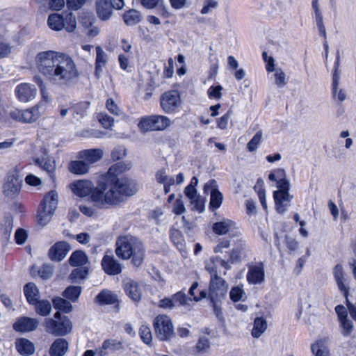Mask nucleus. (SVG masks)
Here are the masks:
<instances>
[{
    "mask_svg": "<svg viewBox=\"0 0 356 356\" xmlns=\"http://www.w3.org/2000/svg\"><path fill=\"white\" fill-rule=\"evenodd\" d=\"M115 204V202H86L79 206L80 211L87 216H93L99 210L108 209Z\"/></svg>",
    "mask_w": 356,
    "mask_h": 356,
    "instance_id": "17",
    "label": "nucleus"
},
{
    "mask_svg": "<svg viewBox=\"0 0 356 356\" xmlns=\"http://www.w3.org/2000/svg\"><path fill=\"white\" fill-rule=\"evenodd\" d=\"M124 290L127 295L134 301H139L142 296V291L138 282L126 278L123 281Z\"/></svg>",
    "mask_w": 356,
    "mask_h": 356,
    "instance_id": "20",
    "label": "nucleus"
},
{
    "mask_svg": "<svg viewBox=\"0 0 356 356\" xmlns=\"http://www.w3.org/2000/svg\"><path fill=\"white\" fill-rule=\"evenodd\" d=\"M139 334L143 341L146 344H149L152 342V335L148 326L145 325H141L139 329Z\"/></svg>",
    "mask_w": 356,
    "mask_h": 356,
    "instance_id": "49",
    "label": "nucleus"
},
{
    "mask_svg": "<svg viewBox=\"0 0 356 356\" xmlns=\"http://www.w3.org/2000/svg\"><path fill=\"white\" fill-rule=\"evenodd\" d=\"M263 262L250 264L248 266L247 280L250 284H260L265 280V270Z\"/></svg>",
    "mask_w": 356,
    "mask_h": 356,
    "instance_id": "14",
    "label": "nucleus"
},
{
    "mask_svg": "<svg viewBox=\"0 0 356 356\" xmlns=\"http://www.w3.org/2000/svg\"><path fill=\"white\" fill-rule=\"evenodd\" d=\"M204 195H210V200H222V193L218 189V185L216 180L210 179L203 187Z\"/></svg>",
    "mask_w": 356,
    "mask_h": 356,
    "instance_id": "23",
    "label": "nucleus"
},
{
    "mask_svg": "<svg viewBox=\"0 0 356 356\" xmlns=\"http://www.w3.org/2000/svg\"><path fill=\"white\" fill-rule=\"evenodd\" d=\"M35 305L36 313L42 316H47L51 311V305L48 300H37Z\"/></svg>",
    "mask_w": 356,
    "mask_h": 356,
    "instance_id": "40",
    "label": "nucleus"
},
{
    "mask_svg": "<svg viewBox=\"0 0 356 356\" xmlns=\"http://www.w3.org/2000/svg\"><path fill=\"white\" fill-rule=\"evenodd\" d=\"M89 106L90 103L88 102H83L76 104L72 108L73 116L74 118L83 117Z\"/></svg>",
    "mask_w": 356,
    "mask_h": 356,
    "instance_id": "46",
    "label": "nucleus"
},
{
    "mask_svg": "<svg viewBox=\"0 0 356 356\" xmlns=\"http://www.w3.org/2000/svg\"><path fill=\"white\" fill-rule=\"evenodd\" d=\"M244 294V291L241 287L236 286L232 289L229 296L233 301L236 302L241 300Z\"/></svg>",
    "mask_w": 356,
    "mask_h": 356,
    "instance_id": "59",
    "label": "nucleus"
},
{
    "mask_svg": "<svg viewBox=\"0 0 356 356\" xmlns=\"http://www.w3.org/2000/svg\"><path fill=\"white\" fill-rule=\"evenodd\" d=\"M17 98L22 102L33 100L37 94V89L34 85L30 83H21L15 90Z\"/></svg>",
    "mask_w": 356,
    "mask_h": 356,
    "instance_id": "16",
    "label": "nucleus"
},
{
    "mask_svg": "<svg viewBox=\"0 0 356 356\" xmlns=\"http://www.w3.org/2000/svg\"><path fill=\"white\" fill-rule=\"evenodd\" d=\"M333 275L339 289L342 291L346 297L348 296V289L343 284L344 273L341 264H337L333 269Z\"/></svg>",
    "mask_w": 356,
    "mask_h": 356,
    "instance_id": "28",
    "label": "nucleus"
},
{
    "mask_svg": "<svg viewBox=\"0 0 356 356\" xmlns=\"http://www.w3.org/2000/svg\"><path fill=\"white\" fill-rule=\"evenodd\" d=\"M1 226L5 235L10 236L13 228V219L11 216H7L3 220Z\"/></svg>",
    "mask_w": 356,
    "mask_h": 356,
    "instance_id": "54",
    "label": "nucleus"
},
{
    "mask_svg": "<svg viewBox=\"0 0 356 356\" xmlns=\"http://www.w3.org/2000/svg\"><path fill=\"white\" fill-rule=\"evenodd\" d=\"M227 289V283L220 276L218 275L210 278L209 297L213 303H216L221 298L225 297Z\"/></svg>",
    "mask_w": 356,
    "mask_h": 356,
    "instance_id": "13",
    "label": "nucleus"
},
{
    "mask_svg": "<svg viewBox=\"0 0 356 356\" xmlns=\"http://www.w3.org/2000/svg\"><path fill=\"white\" fill-rule=\"evenodd\" d=\"M15 238L17 243L23 244L27 238L26 232L22 229H18L15 232Z\"/></svg>",
    "mask_w": 356,
    "mask_h": 356,
    "instance_id": "64",
    "label": "nucleus"
},
{
    "mask_svg": "<svg viewBox=\"0 0 356 356\" xmlns=\"http://www.w3.org/2000/svg\"><path fill=\"white\" fill-rule=\"evenodd\" d=\"M88 261L86 254L81 250L74 252L70 257L69 262L73 266H83Z\"/></svg>",
    "mask_w": 356,
    "mask_h": 356,
    "instance_id": "39",
    "label": "nucleus"
},
{
    "mask_svg": "<svg viewBox=\"0 0 356 356\" xmlns=\"http://www.w3.org/2000/svg\"><path fill=\"white\" fill-rule=\"evenodd\" d=\"M22 181L17 168L8 172L3 187L6 197L10 199L17 198L21 191Z\"/></svg>",
    "mask_w": 356,
    "mask_h": 356,
    "instance_id": "8",
    "label": "nucleus"
},
{
    "mask_svg": "<svg viewBox=\"0 0 356 356\" xmlns=\"http://www.w3.org/2000/svg\"><path fill=\"white\" fill-rule=\"evenodd\" d=\"M47 23L49 26L55 31H60L65 26L64 17L54 13L49 16Z\"/></svg>",
    "mask_w": 356,
    "mask_h": 356,
    "instance_id": "36",
    "label": "nucleus"
},
{
    "mask_svg": "<svg viewBox=\"0 0 356 356\" xmlns=\"http://www.w3.org/2000/svg\"><path fill=\"white\" fill-rule=\"evenodd\" d=\"M181 104L180 95L177 90L164 92L160 98V105L165 113H174L179 111Z\"/></svg>",
    "mask_w": 356,
    "mask_h": 356,
    "instance_id": "11",
    "label": "nucleus"
},
{
    "mask_svg": "<svg viewBox=\"0 0 356 356\" xmlns=\"http://www.w3.org/2000/svg\"><path fill=\"white\" fill-rule=\"evenodd\" d=\"M274 77L275 84L278 87L282 88L286 85V74L281 69H277L275 70Z\"/></svg>",
    "mask_w": 356,
    "mask_h": 356,
    "instance_id": "55",
    "label": "nucleus"
},
{
    "mask_svg": "<svg viewBox=\"0 0 356 356\" xmlns=\"http://www.w3.org/2000/svg\"><path fill=\"white\" fill-rule=\"evenodd\" d=\"M68 170L73 174L81 175L88 172L90 165L83 159L81 161H72L69 164Z\"/></svg>",
    "mask_w": 356,
    "mask_h": 356,
    "instance_id": "29",
    "label": "nucleus"
},
{
    "mask_svg": "<svg viewBox=\"0 0 356 356\" xmlns=\"http://www.w3.org/2000/svg\"><path fill=\"white\" fill-rule=\"evenodd\" d=\"M106 107L111 113H112L115 115L120 116V115H124L123 112L118 106V105L113 100V99H107V101L106 102Z\"/></svg>",
    "mask_w": 356,
    "mask_h": 356,
    "instance_id": "56",
    "label": "nucleus"
},
{
    "mask_svg": "<svg viewBox=\"0 0 356 356\" xmlns=\"http://www.w3.org/2000/svg\"><path fill=\"white\" fill-rule=\"evenodd\" d=\"M35 60L39 72L52 85L70 86L79 75L74 61L67 54L42 51L37 54Z\"/></svg>",
    "mask_w": 356,
    "mask_h": 356,
    "instance_id": "1",
    "label": "nucleus"
},
{
    "mask_svg": "<svg viewBox=\"0 0 356 356\" xmlns=\"http://www.w3.org/2000/svg\"><path fill=\"white\" fill-rule=\"evenodd\" d=\"M69 343L63 338L56 339L51 345L49 353L50 356H63L68 350Z\"/></svg>",
    "mask_w": 356,
    "mask_h": 356,
    "instance_id": "24",
    "label": "nucleus"
},
{
    "mask_svg": "<svg viewBox=\"0 0 356 356\" xmlns=\"http://www.w3.org/2000/svg\"><path fill=\"white\" fill-rule=\"evenodd\" d=\"M44 325L47 332L55 336H65L72 330V323L67 316H63L60 321L47 318Z\"/></svg>",
    "mask_w": 356,
    "mask_h": 356,
    "instance_id": "10",
    "label": "nucleus"
},
{
    "mask_svg": "<svg viewBox=\"0 0 356 356\" xmlns=\"http://www.w3.org/2000/svg\"><path fill=\"white\" fill-rule=\"evenodd\" d=\"M69 250L70 245L68 243L65 241H60L49 249V257L52 261H59L65 257Z\"/></svg>",
    "mask_w": 356,
    "mask_h": 356,
    "instance_id": "19",
    "label": "nucleus"
},
{
    "mask_svg": "<svg viewBox=\"0 0 356 356\" xmlns=\"http://www.w3.org/2000/svg\"><path fill=\"white\" fill-rule=\"evenodd\" d=\"M81 293V288L77 286H70L67 287L63 292V296L72 300L76 302Z\"/></svg>",
    "mask_w": 356,
    "mask_h": 356,
    "instance_id": "44",
    "label": "nucleus"
},
{
    "mask_svg": "<svg viewBox=\"0 0 356 356\" xmlns=\"http://www.w3.org/2000/svg\"><path fill=\"white\" fill-rule=\"evenodd\" d=\"M102 266L104 272L110 275H117L122 272V265L113 255H104L102 260Z\"/></svg>",
    "mask_w": 356,
    "mask_h": 356,
    "instance_id": "18",
    "label": "nucleus"
},
{
    "mask_svg": "<svg viewBox=\"0 0 356 356\" xmlns=\"http://www.w3.org/2000/svg\"><path fill=\"white\" fill-rule=\"evenodd\" d=\"M277 181V190L273 192L274 200H290L294 196L289 193L290 183L286 178L284 169H277L275 171Z\"/></svg>",
    "mask_w": 356,
    "mask_h": 356,
    "instance_id": "9",
    "label": "nucleus"
},
{
    "mask_svg": "<svg viewBox=\"0 0 356 356\" xmlns=\"http://www.w3.org/2000/svg\"><path fill=\"white\" fill-rule=\"evenodd\" d=\"M65 28L68 32H72L76 29V18L75 16L72 13H67L64 17Z\"/></svg>",
    "mask_w": 356,
    "mask_h": 356,
    "instance_id": "48",
    "label": "nucleus"
},
{
    "mask_svg": "<svg viewBox=\"0 0 356 356\" xmlns=\"http://www.w3.org/2000/svg\"><path fill=\"white\" fill-rule=\"evenodd\" d=\"M170 239L178 250L180 251L184 250L185 240L181 232L179 229L172 228L170 230Z\"/></svg>",
    "mask_w": 356,
    "mask_h": 356,
    "instance_id": "38",
    "label": "nucleus"
},
{
    "mask_svg": "<svg viewBox=\"0 0 356 356\" xmlns=\"http://www.w3.org/2000/svg\"><path fill=\"white\" fill-rule=\"evenodd\" d=\"M71 191L79 197L91 195V200H113L116 197V192L109 189L106 192V182L103 179V175L98 182L97 186L88 179L74 181L69 185Z\"/></svg>",
    "mask_w": 356,
    "mask_h": 356,
    "instance_id": "3",
    "label": "nucleus"
},
{
    "mask_svg": "<svg viewBox=\"0 0 356 356\" xmlns=\"http://www.w3.org/2000/svg\"><path fill=\"white\" fill-rule=\"evenodd\" d=\"M87 270L81 268H76L72 270L70 275V278L72 282H76L78 280H83L87 275Z\"/></svg>",
    "mask_w": 356,
    "mask_h": 356,
    "instance_id": "57",
    "label": "nucleus"
},
{
    "mask_svg": "<svg viewBox=\"0 0 356 356\" xmlns=\"http://www.w3.org/2000/svg\"><path fill=\"white\" fill-rule=\"evenodd\" d=\"M262 138V131L259 130L257 134L253 136V138L248 142L247 146L248 149L250 152L255 151L259 143L261 141Z\"/></svg>",
    "mask_w": 356,
    "mask_h": 356,
    "instance_id": "52",
    "label": "nucleus"
},
{
    "mask_svg": "<svg viewBox=\"0 0 356 356\" xmlns=\"http://www.w3.org/2000/svg\"><path fill=\"white\" fill-rule=\"evenodd\" d=\"M172 298L175 304L178 302L180 305L183 306L190 305V302L192 301V299L188 298L182 291H179L173 295Z\"/></svg>",
    "mask_w": 356,
    "mask_h": 356,
    "instance_id": "51",
    "label": "nucleus"
},
{
    "mask_svg": "<svg viewBox=\"0 0 356 356\" xmlns=\"http://www.w3.org/2000/svg\"><path fill=\"white\" fill-rule=\"evenodd\" d=\"M236 228V223L229 219H223L213 225V232L218 235H224Z\"/></svg>",
    "mask_w": 356,
    "mask_h": 356,
    "instance_id": "26",
    "label": "nucleus"
},
{
    "mask_svg": "<svg viewBox=\"0 0 356 356\" xmlns=\"http://www.w3.org/2000/svg\"><path fill=\"white\" fill-rule=\"evenodd\" d=\"M267 329V322L262 317H257L254 321L251 334L254 338H259Z\"/></svg>",
    "mask_w": 356,
    "mask_h": 356,
    "instance_id": "34",
    "label": "nucleus"
},
{
    "mask_svg": "<svg viewBox=\"0 0 356 356\" xmlns=\"http://www.w3.org/2000/svg\"><path fill=\"white\" fill-rule=\"evenodd\" d=\"M115 253L121 259H131L132 264L139 266L144 261L145 250L138 238L131 235H124L117 238Z\"/></svg>",
    "mask_w": 356,
    "mask_h": 356,
    "instance_id": "4",
    "label": "nucleus"
},
{
    "mask_svg": "<svg viewBox=\"0 0 356 356\" xmlns=\"http://www.w3.org/2000/svg\"><path fill=\"white\" fill-rule=\"evenodd\" d=\"M316 25L320 33L326 39V31L323 22V15L321 13H317L315 15Z\"/></svg>",
    "mask_w": 356,
    "mask_h": 356,
    "instance_id": "61",
    "label": "nucleus"
},
{
    "mask_svg": "<svg viewBox=\"0 0 356 356\" xmlns=\"http://www.w3.org/2000/svg\"><path fill=\"white\" fill-rule=\"evenodd\" d=\"M339 325L341 328V332L344 337L350 336L354 330L353 321L348 318L339 321Z\"/></svg>",
    "mask_w": 356,
    "mask_h": 356,
    "instance_id": "45",
    "label": "nucleus"
},
{
    "mask_svg": "<svg viewBox=\"0 0 356 356\" xmlns=\"http://www.w3.org/2000/svg\"><path fill=\"white\" fill-rule=\"evenodd\" d=\"M16 349L21 355H32L35 352L33 343L26 339H17Z\"/></svg>",
    "mask_w": 356,
    "mask_h": 356,
    "instance_id": "30",
    "label": "nucleus"
},
{
    "mask_svg": "<svg viewBox=\"0 0 356 356\" xmlns=\"http://www.w3.org/2000/svg\"><path fill=\"white\" fill-rule=\"evenodd\" d=\"M218 264L216 263L215 257H212L205 262V270L209 273L210 278L218 275Z\"/></svg>",
    "mask_w": 356,
    "mask_h": 356,
    "instance_id": "47",
    "label": "nucleus"
},
{
    "mask_svg": "<svg viewBox=\"0 0 356 356\" xmlns=\"http://www.w3.org/2000/svg\"><path fill=\"white\" fill-rule=\"evenodd\" d=\"M96 54L95 75L99 79L102 72L103 67L107 63V54L99 46L96 47Z\"/></svg>",
    "mask_w": 356,
    "mask_h": 356,
    "instance_id": "27",
    "label": "nucleus"
},
{
    "mask_svg": "<svg viewBox=\"0 0 356 356\" xmlns=\"http://www.w3.org/2000/svg\"><path fill=\"white\" fill-rule=\"evenodd\" d=\"M24 295L30 304H34L39 298V291L33 283H28L24 287Z\"/></svg>",
    "mask_w": 356,
    "mask_h": 356,
    "instance_id": "32",
    "label": "nucleus"
},
{
    "mask_svg": "<svg viewBox=\"0 0 356 356\" xmlns=\"http://www.w3.org/2000/svg\"><path fill=\"white\" fill-rule=\"evenodd\" d=\"M97 118L100 124L105 129H110L114 124V119L107 113H101L98 114Z\"/></svg>",
    "mask_w": 356,
    "mask_h": 356,
    "instance_id": "50",
    "label": "nucleus"
},
{
    "mask_svg": "<svg viewBox=\"0 0 356 356\" xmlns=\"http://www.w3.org/2000/svg\"><path fill=\"white\" fill-rule=\"evenodd\" d=\"M95 299L100 305H111L117 302V296L108 290L102 291Z\"/></svg>",
    "mask_w": 356,
    "mask_h": 356,
    "instance_id": "35",
    "label": "nucleus"
},
{
    "mask_svg": "<svg viewBox=\"0 0 356 356\" xmlns=\"http://www.w3.org/2000/svg\"><path fill=\"white\" fill-rule=\"evenodd\" d=\"M339 53L337 52L336 61L334 63V71L332 75V95L334 97L337 92V87L339 84L340 74L339 72Z\"/></svg>",
    "mask_w": 356,
    "mask_h": 356,
    "instance_id": "41",
    "label": "nucleus"
},
{
    "mask_svg": "<svg viewBox=\"0 0 356 356\" xmlns=\"http://www.w3.org/2000/svg\"><path fill=\"white\" fill-rule=\"evenodd\" d=\"M198 182V179L196 177H193L190 184L184 188L185 195L191 200H193L197 196L196 186Z\"/></svg>",
    "mask_w": 356,
    "mask_h": 356,
    "instance_id": "43",
    "label": "nucleus"
},
{
    "mask_svg": "<svg viewBox=\"0 0 356 356\" xmlns=\"http://www.w3.org/2000/svg\"><path fill=\"white\" fill-rule=\"evenodd\" d=\"M155 334L161 341H170L174 336V327L171 319L167 315L160 314L154 320Z\"/></svg>",
    "mask_w": 356,
    "mask_h": 356,
    "instance_id": "6",
    "label": "nucleus"
},
{
    "mask_svg": "<svg viewBox=\"0 0 356 356\" xmlns=\"http://www.w3.org/2000/svg\"><path fill=\"white\" fill-rule=\"evenodd\" d=\"M122 343L120 341L114 339H106L99 348L98 354L99 356H105L108 351L115 352L122 350Z\"/></svg>",
    "mask_w": 356,
    "mask_h": 356,
    "instance_id": "25",
    "label": "nucleus"
},
{
    "mask_svg": "<svg viewBox=\"0 0 356 356\" xmlns=\"http://www.w3.org/2000/svg\"><path fill=\"white\" fill-rule=\"evenodd\" d=\"M53 305L55 309L61 310L65 313L72 312L73 308L70 302L60 297L53 299Z\"/></svg>",
    "mask_w": 356,
    "mask_h": 356,
    "instance_id": "42",
    "label": "nucleus"
},
{
    "mask_svg": "<svg viewBox=\"0 0 356 356\" xmlns=\"http://www.w3.org/2000/svg\"><path fill=\"white\" fill-rule=\"evenodd\" d=\"M35 162L37 165H40L43 170H44L52 179H54L56 163L53 159L49 157L42 159L38 158L35 159Z\"/></svg>",
    "mask_w": 356,
    "mask_h": 356,
    "instance_id": "31",
    "label": "nucleus"
},
{
    "mask_svg": "<svg viewBox=\"0 0 356 356\" xmlns=\"http://www.w3.org/2000/svg\"><path fill=\"white\" fill-rule=\"evenodd\" d=\"M311 349L315 356H329V350L326 346L325 339L316 341L312 345Z\"/></svg>",
    "mask_w": 356,
    "mask_h": 356,
    "instance_id": "37",
    "label": "nucleus"
},
{
    "mask_svg": "<svg viewBox=\"0 0 356 356\" xmlns=\"http://www.w3.org/2000/svg\"><path fill=\"white\" fill-rule=\"evenodd\" d=\"M210 347V343L207 338L201 337L199 339L198 342L195 346L198 353H203L207 351Z\"/></svg>",
    "mask_w": 356,
    "mask_h": 356,
    "instance_id": "58",
    "label": "nucleus"
},
{
    "mask_svg": "<svg viewBox=\"0 0 356 356\" xmlns=\"http://www.w3.org/2000/svg\"><path fill=\"white\" fill-rule=\"evenodd\" d=\"M172 122L167 116L152 115L141 118L138 126L143 132L163 131L170 127Z\"/></svg>",
    "mask_w": 356,
    "mask_h": 356,
    "instance_id": "5",
    "label": "nucleus"
},
{
    "mask_svg": "<svg viewBox=\"0 0 356 356\" xmlns=\"http://www.w3.org/2000/svg\"><path fill=\"white\" fill-rule=\"evenodd\" d=\"M56 208V202H42L37 215L38 223L42 226L46 225L50 221Z\"/></svg>",
    "mask_w": 356,
    "mask_h": 356,
    "instance_id": "15",
    "label": "nucleus"
},
{
    "mask_svg": "<svg viewBox=\"0 0 356 356\" xmlns=\"http://www.w3.org/2000/svg\"><path fill=\"white\" fill-rule=\"evenodd\" d=\"M40 106L37 104L29 109H15L9 113V115L13 120L19 122L33 123L40 117Z\"/></svg>",
    "mask_w": 356,
    "mask_h": 356,
    "instance_id": "12",
    "label": "nucleus"
},
{
    "mask_svg": "<svg viewBox=\"0 0 356 356\" xmlns=\"http://www.w3.org/2000/svg\"><path fill=\"white\" fill-rule=\"evenodd\" d=\"M222 87L220 85L216 86H211L208 90V95L211 98L219 99L221 98V90Z\"/></svg>",
    "mask_w": 356,
    "mask_h": 356,
    "instance_id": "60",
    "label": "nucleus"
},
{
    "mask_svg": "<svg viewBox=\"0 0 356 356\" xmlns=\"http://www.w3.org/2000/svg\"><path fill=\"white\" fill-rule=\"evenodd\" d=\"M129 169H130L129 164L119 162L111 165L103 175V179L106 182V192L113 189L117 193L113 200H118L120 195L131 196L138 191V185L135 180L127 177L118 178L121 173Z\"/></svg>",
    "mask_w": 356,
    "mask_h": 356,
    "instance_id": "2",
    "label": "nucleus"
},
{
    "mask_svg": "<svg viewBox=\"0 0 356 356\" xmlns=\"http://www.w3.org/2000/svg\"><path fill=\"white\" fill-rule=\"evenodd\" d=\"M10 51V45L5 41H0V58L6 57Z\"/></svg>",
    "mask_w": 356,
    "mask_h": 356,
    "instance_id": "63",
    "label": "nucleus"
},
{
    "mask_svg": "<svg viewBox=\"0 0 356 356\" xmlns=\"http://www.w3.org/2000/svg\"><path fill=\"white\" fill-rule=\"evenodd\" d=\"M231 245L230 240L227 238H222L218 244L214 248V252L216 253H221L223 250L225 248H228Z\"/></svg>",
    "mask_w": 356,
    "mask_h": 356,
    "instance_id": "62",
    "label": "nucleus"
},
{
    "mask_svg": "<svg viewBox=\"0 0 356 356\" xmlns=\"http://www.w3.org/2000/svg\"><path fill=\"white\" fill-rule=\"evenodd\" d=\"M103 156V152L100 149H85L78 153V158L84 160L87 163L93 164Z\"/></svg>",
    "mask_w": 356,
    "mask_h": 356,
    "instance_id": "22",
    "label": "nucleus"
},
{
    "mask_svg": "<svg viewBox=\"0 0 356 356\" xmlns=\"http://www.w3.org/2000/svg\"><path fill=\"white\" fill-rule=\"evenodd\" d=\"M143 19L140 12L135 9H130L123 14L124 23L128 26H133L139 23Z\"/></svg>",
    "mask_w": 356,
    "mask_h": 356,
    "instance_id": "33",
    "label": "nucleus"
},
{
    "mask_svg": "<svg viewBox=\"0 0 356 356\" xmlns=\"http://www.w3.org/2000/svg\"><path fill=\"white\" fill-rule=\"evenodd\" d=\"M124 0H95L97 16L102 21H108L113 15V9L122 10Z\"/></svg>",
    "mask_w": 356,
    "mask_h": 356,
    "instance_id": "7",
    "label": "nucleus"
},
{
    "mask_svg": "<svg viewBox=\"0 0 356 356\" xmlns=\"http://www.w3.org/2000/svg\"><path fill=\"white\" fill-rule=\"evenodd\" d=\"M38 324L39 321L35 318L22 317L14 323L13 328L16 331L30 332L35 330Z\"/></svg>",
    "mask_w": 356,
    "mask_h": 356,
    "instance_id": "21",
    "label": "nucleus"
},
{
    "mask_svg": "<svg viewBox=\"0 0 356 356\" xmlns=\"http://www.w3.org/2000/svg\"><path fill=\"white\" fill-rule=\"evenodd\" d=\"M218 6L216 0H204L203 7L200 10L201 14L207 15L212 12Z\"/></svg>",
    "mask_w": 356,
    "mask_h": 356,
    "instance_id": "53",
    "label": "nucleus"
}]
</instances>
